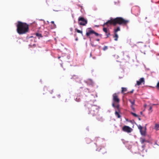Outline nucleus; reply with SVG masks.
<instances>
[{"label":"nucleus","instance_id":"nucleus-1","mask_svg":"<svg viewBox=\"0 0 159 159\" xmlns=\"http://www.w3.org/2000/svg\"><path fill=\"white\" fill-rule=\"evenodd\" d=\"M129 22V20H125L121 17H117L115 19L111 18L110 20L104 23L103 26L104 27L106 25L107 26H109V24L114 25H115L117 24L126 25Z\"/></svg>","mask_w":159,"mask_h":159},{"label":"nucleus","instance_id":"nucleus-2","mask_svg":"<svg viewBox=\"0 0 159 159\" xmlns=\"http://www.w3.org/2000/svg\"><path fill=\"white\" fill-rule=\"evenodd\" d=\"M16 26L17 32L20 35L25 34L29 31V25L26 23L18 21Z\"/></svg>","mask_w":159,"mask_h":159},{"label":"nucleus","instance_id":"nucleus-3","mask_svg":"<svg viewBox=\"0 0 159 159\" xmlns=\"http://www.w3.org/2000/svg\"><path fill=\"white\" fill-rule=\"evenodd\" d=\"M113 101L112 106L114 107H116L117 109H119V106L118 104L120 101V100L118 97V94L117 93H114L112 95Z\"/></svg>","mask_w":159,"mask_h":159},{"label":"nucleus","instance_id":"nucleus-4","mask_svg":"<svg viewBox=\"0 0 159 159\" xmlns=\"http://www.w3.org/2000/svg\"><path fill=\"white\" fill-rule=\"evenodd\" d=\"M90 113L93 116H94L98 113L99 110L98 107L96 105H92L89 108Z\"/></svg>","mask_w":159,"mask_h":159},{"label":"nucleus","instance_id":"nucleus-5","mask_svg":"<svg viewBox=\"0 0 159 159\" xmlns=\"http://www.w3.org/2000/svg\"><path fill=\"white\" fill-rule=\"evenodd\" d=\"M78 24L81 25H85L87 23V20L84 17H80L78 18Z\"/></svg>","mask_w":159,"mask_h":159},{"label":"nucleus","instance_id":"nucleus-6","mask_svg":"<svg viewBox=\"0 0 159 159\" xmlns=\"http://www.w3.org/2000/svg\"><path fill=\"white\" fill-rule=\"evenodd\" d=\"M138 129L140 130V134L141 135L145 136L146 135V127L144 128V129H143V127L141 125H137Z\"/></svg>","mask_w":159,"mask_h":159},{"label":"nucleus","instance_id":"nucleus-7","mask_svg":"<svg viewBox=\"0 0 159 159\" xmlns=\"http://www.w3.org/2000/svg\"><path fill=\"white\" fill-rule=\"evenodd\" d=\"M122 130L123 131L127 133H130L132 131V129L129 127L125 125L122 128Z\"/></svg>","mask_w":159,"mask_h":159},{"label":"nucleus","instance_id":"nucleus-8","mask_svg":"<svg viewBox=\"0 0 159 159\" xmlns=\"http://www.w3.org/2000/svg\"><path fill=\"white\" fill-rule=\"evenodd\" d=\"M94 31L92 30L91 28H89L87 31L86 35L87 37L89 36L90 35L93 34Z\"/></svg>","mask_w":159,"mask_h":159},{"label":"nucleus","instance_id":"nucleus-9","mask_svg":"<svg viewBox=\"0 0 159 159\" xmlns=\"http://www.w3.org/2000/svg\"><path fill=\"white\" fill-rule=\"evenodd\" d=\"M145 80L143 78H141L139 81H137L136 84L138 85H139L142 83H143V84H144Z\"/></svg>","mask_w":159,"mask_h":159},{"label":"nucleus","instance_id":"nucleus-10","mask_svg":"<svg viewBox=\"0 0 159 159\" xmlns=\"http://www.w3.org/2000/svg\"><path fill=\"white\" fill-rule=\"evenodd\" d=\"M103 30L104 32L106 34V35L107 36L106 38H108L109 35H110L109 31L108 30L107 28L104 27L103 29Z\"/></svg>","mask_w":159,"mask_h":159},{"label":"nucleus","instance_id":"nucleus-11","mask_svg":"<svg viewBox=\"0 0 159 159\" xmlns=\"http://www.w3.org/2000/svg\"><path fill=\"white\" fill-rule=\"evenodd\" d=\"M101 150H103V151L102 152V154H104L106 152V150L104 148H98L97 149H96V151H97L98 152H100Z\"/></svg>","mask_w":159,"mask_h":159},{"label":"nucleus","instance_id":"nucleus-12","mask_svg":"<svg viewBox=\"0 0 159 159\" xmlns=\"http://www.w3.org/2000/svg\"><path fill=\"white\" fill-rule=\"evenodd\" d=\"M121 93H123L127 91V88H126L122 87Z\"/></svg>","mask_w":159,"mask_h":159},{"label":"nucleus","instance_id":"nucleus-13","mask_svg":"<svg viewBox=\"0 0 159 159\" xmlns=\"http://www.w3.org/2000/svg\"><path fill=\"white\" fill-rule=\"evenodd\" d=\"M129 101L131 103V105H134L135 104V100H134L129 99Z\"/></svg>","mask_w":159,"mask_h":159},{"label":"nucleus","instance_id":"nucleus-14","mask_svg":"<svg viewBox=\"0 0 159 159\" xmlns=\"http://www.w3.org/2000/svg\"><path fill=\"white\" fill-rule=\"evenodd\" d=\"M118 36L117 34L115 33V35L113 36V38H114V40L115 41H117L118 39Z\"/></svg>","mask_w":159,"mask_h":159},{"label":"nucleus","instance_id":"nucleus-15","mask_svg":"<svg viewBox=\"0 0 159 159\" xmlns=\"http://www.w3.org/2000/svg\"><path fill=\"white\" fill-rule=\"evenodd\" d=\"M35 34L36 36L38 37L39 39L40 38L42 37V35L41 34L39 33H36Z\"/></svg>","mask_w":159,"mask_h":159},{"label":"nucleus","instance_id":"nucleus-16","mask_svg":"<svg viewBox=\"0 0 159 159\" xmlns=\"http://www.w3.org/2000/svg\"><path fill=\"white\" fill-rule=\"evenodd\" d=\"M75 31H76V32L78 33H80L82 34V35H83V32H82V31L79 30L77 29H75Z\"/></svg>","mask_w":159,"mask_h":159},{"label":"nucleus","instance_id":"nucleus-17","mask_svg":"<svg viewBox=\"0 0 159 159\" xmlns=\"http://www.w3.org/2000/svg\"><path fill=\"white\" fill-rule=\"evenodd\" d=\"M155 129H156L157 130H158L159 129V125L156 124L155 125Z\"/></svg>","mask_w":159,"mask_h":159},{"label":"nucleus","instance_id":"nucleus-18","mask_svg":"<svg viewBox=\"0 0 159 159\" xmlns=\"http://www.w3.org/2000/svg\"><path fill=\"white\" fill-rule=\"evenodd\" d=\"M115 115H116V116L118 118H120V116L118 112L116 111L115 112Z\"/></svg>","mask_w":159,"mask_h":159},{"label":"nucleus","instance_id":"nucleus-19","mask_svg":"<svg viewBox=\"0 0 159 159\" xmlns=\"http://www.w3.org/2000/svg\"><path fill=\"white\" fill-rule=\"evenodd\" d=\"M94 34L96 36H99L100 37H102V35L99 34L98 33L95 32L94 31L93 34Z\"/></svg>","mask_w":159,"mask_h":159},{"label":"nucleus","instance_id":"nucleus-20","mask_svg":"<svg viewBox=\"0 0 159 159\" xmlns=\"http://www.w3.org/2000/svg\"><path fill=\"white\" fill-rule=\"evenodd\" d=\"M120 28L119 27H117V28L115 30V33H116L117 31H120Z\"/></svg>","mask_w":159,"mask_h":159},{"label":"nucleus","instance_id":"nucleus-21","mask_svg":"<svg viewBox=\"0 0 159 159\" xmlns=\"http://www.w3.org/2000/svg\"><path fill=\"white\" fill-rule=\"evenodd\" d=\"M145 141V140L144 139H140V142H141V144L143 143Z\"/></svg>","mask_w":159,"mask_h":159},{"label":"nucleus","instance_id":"nucleus-22","mask_svg":"<svg viewBox=\"0 0 159 159\" xmlns=\"http://www.w3.org/2000/svg\"><path fill=\"white\" fill-rule=\"evenodd\" d=\"M86 143H87L88 144L91 142V140H90L89 139H86Z\"/></svg>","mask_w":159,"mask_h":159},{"label":"nucleus","instance_id":"nucleus-23","mask_svg":"<svg viewBox=\"0 0 159 159\" xmlns=\"http://www.w3.org/2000/svg\"><path fill=\"white\" fill-rule=\"evenodd\" d=\"M131 113L134 116L136 117H138V115H137L136 114L133 112H131Z\"/></svg>","mask_w":159,"mask_h":159},{"label":"nucleus","instance_id":"nucleus-24","mask_svg":"<svg viewBox=\"0 0 159 159\" xmlns=\"http://www.w3.org/2000/svg\"><path fill=\"white\" fill-rule=\"evenodd\" d=\"M51 23L53 24V27L54 28H56V25L55 24L54 21H52L51 22Z\"/></svg>","mask_w":159,"mask_h":159},{"label":"nucleus","instance_id":"nucleus-25","mask_svg":"<svg viewBox=\"0 0 159 159\" xmlns=\"http://www.w3.org/2000/svg\"><path fill=\"white\" fill-rule=\"evenodd\" d=\"M107 49H108V47L107 46H104L103 47V50L104 51H105Z\"/></svg>","mask_w":159,"mask_h":159},{"label":"nucleus","instance_id":"nucleus-26","mask_svg":"<svg viewBox=\"0 0 159 159\" xmlns=\"http://www.w3.org/2000/svg\"><path fill=\"white\" fill-rule=\"evenodd\" d=\"M72 78L74 79H76L78 78V77L77 75H74L72 77Z\"/></svg>","mask_w":159,"mask_h":159},{"label":"nucleus","instance_id":"nucleus-27","mask_svg":"<svg viewBox=\"0 0 159 159\" xmlns=\"http://www.w3.org/2000/svg\"><path fill=\"white\" fill-rule=\"evenodd\" d=\"M49 91L50 92V93L51 94H52V93L53 92V90L51 89V88H49Z\"/></svg>","mask_w":159,"mask_h":159},{"label":"nucleus","instance_id":"nucleus-28","mask_svg":"<svg viewBox=\"0 0 159 159\" xmlns=\"http://www.w3.org/2000/svg\"><path fill=\"white\" fill-rule=\"evenodd\" d=\"M156 88L157 89H159V82L157 83V85L156 86Z\"/></svg>","mask_w":159,"mask_h":159},{"label":"nucleus","instance_id":"nucleus-29","mask_svg":"<svg viewBox=\"0 0 159 159\" xmlns=\"http://www.w3.org/2000/svg\"><path fill=\"white\" fill-rule=\"evenodd\" d=\"M152 106H150L149 108V110L151 111V112H152Z\"/></svg>","mask_w":159,"mask_h":159},{"label":"nucleus","instance_id":"nucleus-30","mask_svg":"<svg viewBox=\"0 0 159 159\" xmlns=\"http://www.w3.org/2000/svg\"><path fill=\"white\" fill-rule=\"evenodd\" d=\"M134 105H131V108L134 111Z\"/></svg>","mask_w":159,"mask_h":159},{"label":"nucleus","instance_id":"nucleus-31","mask_svg":"<svg viewBox=\"0 0 159 159\" xmlns=\"http://www.w3.org/2000/svg\"><path fill=\"white\" fill-rule=\"evenodd\" d=\"M57 97L58 98H60V97H61L60 94H57Z\"/></svg>","mask_w":159,"mask_h":159},{"label":"nucleus","instance_id":"nucleus-32","mask_svg":"<svg viewBox=\"0 0 159 159\" xmlns=\"http://www.w3.org/2000/svg\"><path fill=\"white\" fill-rule=\"evenodd\" d=\"M134 90L133 89L132 91H131L130 92H128V93H133L134 92Z\"/></svg>","mask_w":159,"mask_h":159},{"label":"nucleus","instance_id":"nucleus-33","mask_svg":"<svg viewBox=\"0 0 159 159\" xmlns=\"http://www.w3.org/2000/svg\"><path fill=\"white\" fill-rule=\"evenodd\" d=\"M70 30L71 31H73V28H70Z\"/></svg>","mask_w":159,"mask_h":159},{"label":"nucleus","instance_id":"nucleus-34","mask_svg":"<svg viewBox=\"0 0 159 159\" xmlns=\"http://www.w3.org/2000/svg\"><path fill=\"white\" fill-rule=\"evenodd\" d=\"M99 39H97L96 40L97 41H99Z\"/></svg>","mask_w":159,"mask_h":159},{"label":"nucleus","instance_id":"nucleus-35","mask_svg":"<svg viewBox=\"0 0 159 159\" xmlns=\"http://www.w3.org/2000/svg\"><path fill=\"white\" fill-rule=\"evenodd\" d=\"M78 38H76V39H75V40L76 41H77L78 40Z\"/></svg>","mask_w":159,"mask_h":159},{"label":"nucleus","instance_id":"nucleus-36","mask_svg":"<svg viewBox=\"0 0 159 159\" xmlns=\"http://www.w3.org/2000/svg\"><path fill=\"white\" fill-rule=\"evenodd\" d=\"M156 105V104H153L152 105V106H153V105Z\"/></svg>","mask_w":159,"mask_h":159},{"label":"nucleus","instance_id":"nucleus-37","mask_svg":"<svg viewBox=\"0 0 159 159\" xmlns=\"http://www.w3.org/2000/svg\"><path fill=\"white\" fill-rule=\"evenodd\" d=\"M44 89H47V87H45L44 88Z\"/></svg>","mask_w":159,"mask_h":159},{"label":"nucleus","instance_id":"nucleus-38","mask_svg":"<svg viewBox=\"0 0 159 159\" xmlns=\"http://www.w3.org/2000/svg\"><path fill=\"white\" fill-rule=\"evenodd\" d=\"M60 57H58V59H60Z\"/></svg>","mask_w":159,"mask_h":159},{"label":"nucleus","instance_id":"nucleus-39","mask_svg":"<svg viewBox=\"0 0 159 159\" xmlns=\"http://www.w3.org/2000/svg\"><path fill=\"white\" fill-rule=\"evenodd\" d=\"M53 98H55L56 97H55V96H53L52 97Z\"/></svg>","mask_w":159,"mask_h":159},{"label":"nucleus","instance_id":"nucleus-40","mask_svg":"<svg viewBox=\"0 0 159 159\" xmlns=\"http://www.w3.org/2000/svg\"><path fill=\"white\" fill-rule=\"evenodd\" d=\"M139 119L140 120V118H139Z\"/></svg>","mask_w":159,"mask_h":159},{"label":"nucleus","instance_id":"nucleus-41","mask_svg":"<svg viewBox=\"0 0 159 159\" xmlns=\"http://www.w3.org/2000/svg\"><path fill=\"white\" fill-rule=\"evenodd\" d=\"M157 59L159 60V58H157Z\"/></svg>","mask_w":159,"mask_h":159}]
</instances>
